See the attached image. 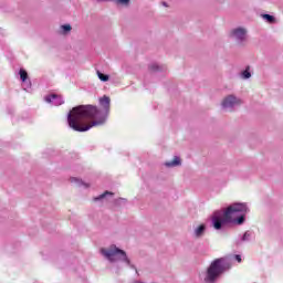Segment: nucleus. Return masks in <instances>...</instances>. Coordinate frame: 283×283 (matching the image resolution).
I'll return each instance as SVG.
<instances>
[{
  "instance_id": "7ed1b4c3",
  "label": "nucleus",
  "mask_w": 283,
  "mask_h": 283,
  "mask_svg": "<svg viewBox=\"0 0 283 283\" xmlns=\"http://www.w3.org/2000/svg\"><path fill=\"white\" fill-rule=\"evenodd\" d=\"M229 269V261L224 258L214 260L208 268L205 282L213 283L216 282L224 271Z\"/></svg>"
},
{
  "instance_id": "4468645a",
  "label": "nucleus",
  "mask_w": 283,
  "mask_h": 283,
  "mask_svg": "<svg viewBox=\"0 0 283 283\" xmlns=\"http://www.w3.org/2000/svg\"><path fill=\"white\" fill-rule=\"evenodd\" d=\"M242 78H251V72L249 67L242 72Z\"/></svg>"
},
{
  "instance_id": "9d476101",
  "label": "nucleus",
  "mask_w": 283,
  "mask_h": 283,
  "mask_svg": "<svg viewBox=\"0 0 283 283\" xmlns=\"http://www.w3.org/2000/svg\"><path fill=\"white\" fill-rule=\"evenodd\" d=\"M71 182H75L76 185H78V187H87V185L85 182H83V180H81L76 177H72Z\"/></svg>"
},
{
  "instance_id": "423d86ee",
  "label": "nucleus",
  "mask_w": 283,
  "mask_h": 283,
  "mask_svg": "<svg viewBox=\"0 0 283 283\" xmlns=\"http://www.w3.org/2000/svg\"><path fill=\"white\" fill-rule=\"evenodd\" d=\"M231 36L237 39V41H244V39H247V30L242 28L234 29L231 32Z\"/></svg>"
},
{
  "instance_id": "412c9836",
  "label": "nucleus",
  "mask_w": 283,
  "mask_h": 283,
  "mask_svg": "<svg viewBox=\"0 0 283 283\" xmlns=\"http://www.w3.org/2000/svg\"><path fill=\"white\" fill-rule=\"evenodd\" d=\"M163 4H164V6H167V3H166V2H164Z\"/></svg>"
},
{
  "instance_id": "39448f33",
  "label": "nucleus",
  "mask_w": 283,
  "mask_h": 283,
  "mask_svg": "<svg viewBox=\"0 0 283 283\" xmlns=\"http://www.w3.org/2000/svg\"><path fill=\"white\" fill-rule=\"evenodd\" d=\"M241 103L242 101L238 99V97L230 95L222 101L221 105L223 109H233V107H238Z\"/></svg>"
},
{
  "instance_id": "dca6fc26",
  "label": "nucleus",
  "mask_w": 283,
  "mask_h": 283,
  "mask_svg": "<svg viewBox=\"0 0 283 283\" xmlns=\"http://www.w3.org/2000/svg\"><path fill=\"white\" fill-rule=\"evenodd\" d=\"M105 196H113V193L109 191H106L105 193L101 195L99 197H96L94 200H103V198H105Z\"/></svg>"
},
{
  "instance_id": "a211bd4d",
  "label": "nucleus",
  "mask_w": 283,
  "mask_h": 283,
  "mask_svg": "<svg viewBox=\"0 0 283 283\" xmlns=\"http://www.w3.org/2000/svg\"><path fill=\"white\" fill-rule=\"evenodd\" d=\"M63 32H70L72 30V27L70 24H64L61 27Z\"/></svg>"
},
{
  "instance_id": "aec40b11",
  "label": "nucleus",
  "mask_w": 283,
  "mask_h": 283,
  "mask_svg": "<svg viewBox=\"0 0 283 283\" xmlns=\"http://www.w3.org/2000/svg\"><path fill=\"white\" fill-rule=\"evenodd\" d=\"M234 259L237 260V262H242V256H240V254H235Z\"/></svg>"
},
{
  "instance_id": "9b49d317",
  "label": "nucleus",
  "mask_w": 283,
  "mask_h": 283,
  "mask_svg": "<svg viewBox=\"0 0 283 283\" xmlns=\"http://www.w3.org/2000/svg\"><path fill=\"white\" fill-rule=\"evenodd\" d=\"M263 19L268 22V23H275V18L271 14H263L262 15Z\"/></svg>"
},
{
  "instance_id": "f3484780",
  "label": "nucleus",
  "mask_w": 283,
  "mask_h": 283,
  "mask_svg": "<svg viewBox=\"0 0 283 283\" xmlns=\"http://www.w3.org/2000/svg\"><path fill=\"white\" fill-rule=\"evenodd\" d=\"M250 238H251V232H245L244 234H243V237H242V241L243 242H247V241H249L250 240Z\"/></svg>"
},
{
  "instance_id": "20e7f679",
  "label": "nucleus",
  "mask_w": 283,
  "mask_h": 283,
  "mask_svg": "<svg viewBox=\"0 0 283 283\" xmlns=\"http://www.w3.org/2000/svg\"><path fill=\"white\" fill-rule=\"evenodd\" d=\"M101 253L106 258V260H108V262H125L128 266L130 264L127 253L118 249L116 245H112L108 249H102Z\"/></svg>"
},
{
  "instance_id": "f8f14e48",
  "label": "nucleus",
  "mask_w": 283,
  "mask_h": 283,
  "mask_svg": "<svg viewBox=\"0 0 283 283\" xmlns=\"http://www.w3.org/2000/svg\"><path fill=\"white\" fill-rule=\"evenodd\" d=\"M20 78L22 83H25V81H28V72H25V70L23 69L20 70Z\"/></svg>"
},
{
  "instance_id": "2eb2a0df",
  "label": "nucleus",
  "mask_w": 283,
  "mask_h": 283,
  "mask_svg": "<svg viewBox=\"0 0 283 283\" xmlns=\"http://www.w3.org/2000/svg\"><path fill=\"white\" fill-rule=\"evenodd\" d=\"M116 1L119 6H129L130 0H114Z\"/></svg>"
},
{
  "instance_id": "f03ea898",
  "label": "nucleus",
  "mask_w": 283,
  "mask_h": 283,
  "mask_svg": "<svg viewBox=\"0 0 283 283\" xmlns=\"http://www.w3.org/2000/svg\"><path fill=\"white\" fill-rule=\"evenodd\" d=\"M249 213L247 203H233L226 210H217L211 216L213 229L220 231L224 224H244V216Z\"/></svg>"
},
{
  "instance_id": "6e6552de",
  "label": "nucleus",
  "mask_w": 283,
  "mask_h": 283,
  "mask_svg": "<svg viewBox=\"0 0 283 283\" xmlns=\"http://www.w3.org/2000/svg\"><path fill=\"white\" fill-rule=\"evenodd\" d=\"M205 231H207V226L200 224L195 229V238H202V235H205Z\"/></svg>"
},
{
  "instance_id": "1a4fd4ad",
  "label": "nucleus",
  "mask_w": 283,
  "mask_h": 283,
  "mask_svg": "<svg viewBox=\"0 0 283 283\" xmlns=\"http://www.w3.org/2000/svg\"><path fill=\"white\" fill-rule=\"evenodd\" d=\"M180 165V157H175L172 161L166 163V167H178Z\"/></svg>"
},
{
  "instance_id": "ddd939ff",
  "label": "nucleus",
  "mask_w": 283,
  "mask_h": 283,
  "mask_svg": "<svg viewBox=\"0 0 283 283\" xmlns=\"http://www.w3.org/2000/svg\"><path fill=\"white\" fill-rule=\"evenodd\" d=\"M97 76H98L99 81H103L104 83L109 81V75H105V74L101 73V71H97Z\"/></svg>"
},
{
  "instance_id": "6ab92c4d",
  "label": "nucleus",
  "mask_w": 283,
  "mask_h": 283,
  "mask_svg": "<svg viewBox=\"0 0 283 283\" xmlns=\"http://www.w3.org/2000/svg\"><path fill=\"white\" fill-rule=\"evenodd\" d=\"M150 70H151L153 72L158 71V70H159L158 64H151V65H150Z\"/></svg>"
},
{
  "instance_id": "f257e3e1",
  "label": "nucleus",
  "mask_w": 283,
  "mask_h": 283,
  "mask_svg": "<svg viewBox=\"0 0 283 283\" xmlns=\"http://www.w3.org/2000/svg\"><path fill=\"white\" fill-rule=\"evenodd\" d=\"M99 104L104 108V112L93 105L74 107L67 116L69 127L74 129V132H88L92 127L105 125L107 113L109 112V97L104 96L99 98Z\"/></svg>"
},
{
  "instance_id": "0eeeda50",
  "label": "nucleus",
  "mask_w": 283,
  "mask_h": 283,
  "mask_svg": "<svg viewBox=\"0 0 283 283\" xmlns=\"http://www.w3.org/2000/svg\"><path fill=\"white\" fill-rule=\"evenodd\" d=\"M46 103H51V105H55L59 107V105H63V97L52 94L45 97Z\"/></svg>"
}]
</instances>
